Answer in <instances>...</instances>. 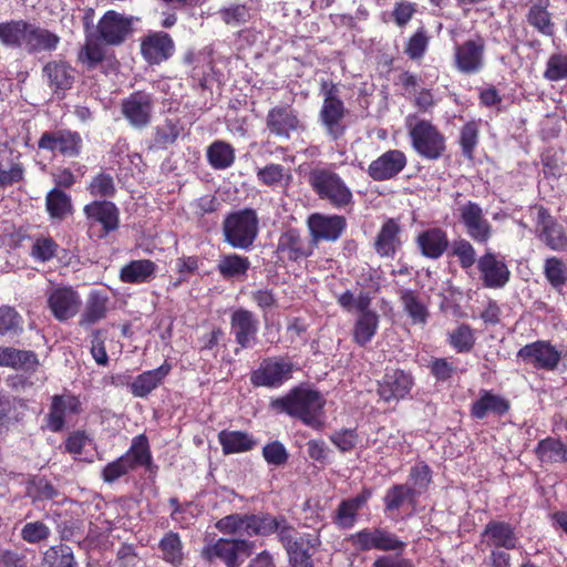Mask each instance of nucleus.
<instances>
[{"instance_id": "f8f14e48", "label": "nucleus", "mask_w": 567, "mask_h": 567, "mask_svg": "<svg viewBox=\"0 0 567 567\" xmlns=\"http://www.w3.org/2000/svg\"><path fill=\"white\" fill-rule=\"evenodd\" d=\"M38 147L49 151L53 155L74 157L80 154L82 138L78 132L70 130L50 131L41 135Z\"/></svg>"}, {"instance_id": "9b49d317", "label": "nucleus", "mask_w": 567, "mask_h": 567, "mask_svg": "<svg viewBox=\"0 0 567 567\" xmlns=\"http://www.w3.org/2000/svg\"><path fill=\"white\" fill-rule=\"evenodd\" d=\"M517 358L536 369L554 371L561 360V351L549 341L538 340L520 348Z\"/></svg>"}, {"instance_id": "3c124183", "label": "nucleus", "mask_w": 567, "mask_h": 567, "mask_svg": "<svg viewBox=\"0 0 567 567\" xmlns=\"http://www.w3.org/2000/svg\"><path fill=\"white\" fill-rule=\"evenodd\" d=\"M47 209L51 217L63 218L71 212V199L64 192L54 188L47 195Z\"/></svg>"}, {"instance_id": "f257e3e1", "label": "nucleus", "mask_w": 567, "mask_h": 567, "mask_svg": "<svg viewBox=\"0 0 567 567\" xmlns=\"http://www.w3.org/2000/svg\"><path fill=\"white\" fill-rule=\"evenodd\" d=\"M324 404L326 399L322 394L308 386L293 388L286 395L270 402L271 409L276 412L299 419L315 430L323 427Z\"/></svg>"}, {"instance_id": "4468645a", "label": "nucleus", "mask_w": 567, "mask_h": 567, "mask_svg": "<svg viewBox=\"0 0 567 567\" xmlns=\"http://www.w3.org/2000/svg\"><path fill=\"white\" fill-rule=\"evenodd\" d=\"M252 543L245 539H224L220 538L216 543L206 546L203 549V556L207 560L215 558L221 559L227 567H238L239 556H249Z\"/></svg>"}, {"instance_id": "6ab92c4d", "label": "nucleus", "mask_w": 567, "mask_h": 567, "mask_svg": "<svg viewBox=\"0 0 567 567\" xmlns=\"http://www.w3.org/2000/svg\"><path fill=\"white\" fill-rule=\"evenodd\" d=\"M414 384L410 373L394 369L386 371L378 384V394L384 402L400 401L406 398Z\"/></svg>"}, {"instance_id": "393cba45", "label": "nucleus", "mask_w": 567, "mask_h": 567, "mask_svg": "<svg viewBox=\"0 0 567 567\" xmlns=\"http://www.w3.org/2000/svg\"><path fill=\"white\" fill-rule=\"evenodd\" d=\"M81 403L78 396L71 393L53 395L50 411L47 416L48 427L52 432H60L64 427L66 416L78 414Z\"/></svg>"}, {"instance_id": "bf43d9fd", "label": "nucleus", "mask_w": 567, "mask_h": 567, "mask_svg": "<svg viewBox=\"0 0 567 567\" xmlns=\"http://www.w3.org/2000/svg\"><path fill=\"white\" fill-rule=\"evenodd\" d=\"M540 239L553 250H564L567 248V236L564 233L563 226L557 223L545 226L540 230Z\"/></svg>"}, {"instance_id": "412c9836", "label": "nucleus", "mask_w": 567, "mask_h": 567, "mask_svg": "<svg viewBox=\"0 0 567 567\" xmlns=\"http://www.w3.org/2000/svg\"><path fill=\"white\" fill-rule=\"evenodd\" d=\"M406 162L402 151L390 150L370 163L368 174L375 182L389 181L404 169Z\"/></svg>"}, {"instance_id": "58836bf2", "label": "nucleus", "mask_w": 567, "mask_h": 567, "mask_svg": "<svg viewBox=\"0 0 567 567\" xmlns=\"http://www.w3.org/2000/svg\"><path fill=\"white\" fill-rule=\"evenodd\" d=\"M400 299L404 311L414 324H425L429 318L427 307L422 297L411 289H402Z\"/></svg>"}, {"instance_id": "a18cd8bd", "label": "nucleus", "mask_w": 567, "mask_h": 567, "mask_svg": "<svg viewBox=\"0 0 567 567\" xmlns=\"http://www.w3.org/2000/svg\"><path fill=\"white\" fill-rule=\"evenodd\" d=\"M23 330V319L19 312L10 306L0 307V334L17 337Z\"/></svg>"}, {"instance_id": "ddd939ff", "label": "nucleus", "mask_w": 567, "mask_h": 567, "mask_svg": "<svg viewBox=\"0 0 567 567\" xmlns=\"http://www.w3.org/2000/svg\"><path fill=\"white\" fill-rule=\"evenodd\" d=\"M259 320L251 311L238 308L230 316V332L237 344L243 349H251L257 344Z\"/></svg>"}, {"instance_id": "473e14b6", "label": "nucleus", "mask_w": 567, "mask_h": 567, "mask_svg": "<svg viewBox=\"0 0 567 567\" xmlns=\"http://www.w3.org/2000/svg\"><path fill=\"white\" fill-rule=\"evenodd\" d=\"M39 365L37 354L30 350L0 347V367L14 370L34 371Z\"/></svg>"}, {"instance_id": "7c9ffc66", "label": "nucleus", "mask_w": 567, "mask_h": 567, "mask_svg": "<svg viewBox=\"0 0 567 567\" xmlns=\"http://www.w3.org/2000/svg\"><path fill=\"white\" fill-rule=\"evenodd\" d=\"M401 227L392 218L385 220L374 240V249L380 257L393 258L401 247Z\"/></svg>"}, {"instance_id": "e433bc0d", "label": "nucleus", "mask_w": 567, "mask_h": 567, "mask_svg": "<svg viewBox=\"0 0 567 567\" xmlns=\"http://www.w3.org/2000/svg\"><path fill=\"white\" fill-rule=\"evenodd\" d=\"M509 410V403L503 396L483 390L481 396L472 404L471 413L482 420L488 414L503 415Z\"/></svg>"}, {"instance_id": "79ce46f5", "label": "nucleus", "mask_w": 567, "mask_h": 567, "mask_svg": "<svg viewBox=\"0 0 567 567\" xmlns=\"http://www.w3.org/2000/svg\"><path fill=\"white\" fill-rule=\"evenodd\" d=\"M250 267L247 257L228 254L220 257L217 265L218 272L226 279L245 277Z\"/></svg>"}, {"instance_id": "c756f323", "label": "nucleus", "mask_w": 567, "mask_h": 567, "mask_svg": "<svg viewBox=\"0 0 567 567\" xmlns=\"http://www.w3.org/2000/svg\"><path fill=\"white\" fill-rule=\"evenodd\" d=\"M158 266L151 259H135L120 270V279L124 284L141 285L151 282L157 274Z\"/></svg>"}, {"instance_id": "5fc2aeb1", "label": "nucleus", "mask_w": 567, "mask_h": 567, "mask_svg": "<svg viewBox=\"0 0 567 567\" xmlns=\"http://www.w3.org/2000/svg\"><path fill=\"white\" fill-rule=\"evenodd\" d=\"M544 78L550 82L567 80V53L558 52L548 58Z\"/></svg>"}, {"instance_id": "aec40b11", "label": "nucleus", "mask_w": 567, "mask_h": 567, "mask_svg": "<svg viewBox=\"0 0 567 567\" xmlns=\"http://www.w3.org/2000/svg\"><path fill=\"white\" fill-rule=\"evenodd\" d=\"M343 102L337 96L336 89L332 86L324 93V100L319 117L326 127L327 134L331 140L336 141L344 133L341 121L344 116Z\"/></svg>"}, {"instance_id": "e2e57ef3", "label": "nucleus", "mask_w": 567, "mask_h": 567, "mask_svg": "<svg viewBox=\"0 0 567 567\" xmlns=\"http://www.w3.org/2000/svg\"><path fill=\"white\" fill-rule=\"evenodd\" d=\"M246 524L248 515L231 514L219 519L215 526L223 534L246 535Z\"/></svg>"}, {"instance_id": "dca6fc26", "label": "nucleus", "mask_w": 567, "mask_h": 567, "mask_svg": "<svg viewBox=\"0 0 567 567\" xmlns=\"http://www.w3.org/2000/svg\"><path fill=\"white\" fill-rule=\"evenodd\" d=\"M307 225L313 246L319 241H336L346 229L347 221L343 216L323 215L315 213L308 217Z\"/></svg>"}, {"instance_id": "13d9d810", "label": "nucleus", "mask_w": 567, "mask_h": 567, "mask_svg": "<svg viewBox=\"0 0 567 567\" xmlns=\"http://www.w3.org/2000/svg\"><path fill=\"white\" fill-rule=\"evenodd\" d=\"M450 343L460 353L471 351L475 343L473 329L467 324H461L450 333Z\"/></svg>"}, {"instance_id": "338daca9", "label": "nucleus", "mask_w": 567, "mask_h": 567, "mask_svg": "<svg viewBox=\"0 0 567 567\" xmlns=\"http://www.w3.org/2000/svg\"><path fill=\"white\" fill-rule=\"evenodd\" d=\"M262 456L269 465L281 466L287 463L289 454L281 442L272 441L264 446Z\"/></svg>"}, {"instance_id": "9d476101", "label": "nucleus", "mask_w": 567, "mask_h": 567, "mask_svg": "<svg viewBox=\"0 0 567 567\" xmlns=\"http://www.w3.org/2000/svg\"><path fill=\"white\" fill-rule=\"evenodd\" d=\"M351 544L359 550L369 551L372 549L382 551L402 550L405 543L400 540L395 534L384 528H363L349 538Z\"/></svg>"}, {"instance_id": "5701e85b", "label": "nucleus", "mask_w": 567, "mask_h": 567, "mask_svg": "<svg viewBox=\"0 0 567 567\" xmlns=\"http://www.w3.org/2000/svg\"><path fill=\"white\" fill-rule=\"evenodd\" d=\"M481 543L487 547L512 550L518 547L519 538L511 524L502 520H491L481 534Z\"/></svg>"}, {"instance_id": "052dcab7", "label": "nucleus", "mask_w": 567, "mask_h": 567, "mask_svg": "<svg viewBox=\"0 0 567 567\" xmlns=\"http://www.w3.org/2000/svg\"><path fill=\"white\" fill-rule=\"evenodd\" d=\"M451 254L457 258L463 269L471 268L477 261L475 249L466 239L454 240L451 245Z\"/></svg>"}, {"instance_id": "c85d7f7f", "label": "nucleus", "mask_w": 567, "mask_h": 567, "mask_svg": "<svg viewBox=\"0 0 567 567\" xmlns=\"http://www.w3.org/2000/svg\"><path fill=\"white\" fill-rule=\"evenodd\" d=\"M43 76L58 96L71 89L74 70L64 61H50L43 66Z\"/></svg>"}, {"instance_id": "8fccbe9b", "label": "nucleus", "mask_w": 567, "mask_h": 567, "mask_svg": "<svg viewBox=\"0 0 567 567\" xmlns=\"http://www.w3.org/2000/svg\"><path fill=\"white\" fill-rule=\"evenodd\" d=\"M278 517L271 515H248V524H246L247 536H268L275 533L278 527Z\"/></svg>"}, {"instance_id": "2eb2a0df", "label": "nucleus", "mask_w": 567, "mask_h": 567, "mask_svg": "<svg viewBox=\"0 0 567 567\" xmlns=\"http://www.w3.org/2000/svg\"><path fill=\"white\" fill-rule=\"evenodd\" d=\"M315 246L311 239L301 235L296 228H289L278 238L276 252L281 260L298 261L313 254Z\"/></svg>"}, {"instance_id": "a19ab883", "label": "nucleus", "mask_w": 567, "mask_h": 567, "mask_svg": "<svg viewBox=\"0 0 567 567\" xmlns=\"http://www.w3.org/2000/svg\"><path fill=\"white\" fill-rule=\"evenodd\" d=\"M234 147L224 141H215L207 148V159L215 169H227L235 162Z\"/></svg>"}, {"instance_id": "a878e982", "label": "nucleus", "mask_w": 567, "mask_h": 567, "mask_svg": "<svg viewBox=\"0 0 567 567\" xmlns=\"http://www.w3.org/2000/svg\"><path fill=\"white\" fill-rule=\"evenodd\" d=\"M99 34L109 44H120L132 30V18L107 11L99 22Z\"/></svg>"}, {"instance_id": "603ef678", "label": "nucleus", "mask_w": 567, "mask_h": 567, "mask_svg": "<svg viewBox=\"0 0 567 567\" xmlns=\"http://www.w3.org/2000/svg\"><path fill=\"white\" fill-rule=\"evenodd\" d=\"M480 122L470 121L463 125L460 133L462 153L466 158L472 159L478 144Z\"/></svg>"}, {"instance_id": "49530a36", "label": "nucleus", "mask_w": 567, "mask_h": 567, "mask_svg": "<svg viewBox=\"0 0 567 567\" xmlns=\"http://www.w3.org/2000/svg\"><path fill=\"white\" fill-rule=\"evenodd\" d=\"M415 491L404 484H398L388 489L384 496V506L389 512L398 511L405 503L415 498Z\"/></svg>"}, {"instance_id": "c03bdc74", "label": "nucleus", "mask_w": 567, "mask_h": 567, "mask_svg": "<svg viewBox=\"0 0 567 567\" xmlns=\"http://www.w3.org/2000/svg\"><path fill=\"white\" fill-rule=\"evenodd\" d=\"M537 456L542 462H567V449L559 440L547 437L536 447Z\"/></svg>"}, {"instance_id": "4c0bfd02", "label": "nucleus", "mask_w": 567, "mask_h": 567, "mask_svg": "<svg viewBox=\"0 0 567 567\" xmlns=\"http://www.w3.org/2000/svg\"><path fill=\"white\" fill-rule=\"evenodd\" d=\"M218 441L225 454L248 452L257 444L252 435L243 431L224 430L219 432Z\"/></svg>"}, {"instance_id": "72a5a7b5", "label": "nucleus", "mask_w": 567, "mask_h": 567, "mask_svg": "<svg viewBox=\"0 0 567 567\" xmlns=\"http://www.w3.org/2000/svg\"><path fill=\"white\" fill-rule=\"evenodd\" d=\"M417 245L423 256L432 259L440 258L449 247L446 233L441 228H430L417 236Z\"/></svg>"}, {"instance_id": "6e6552de", "label": "nucleus", "mask_w": 567, "mask_h": 567, "mask_svg": "<svg viewBox=\"0 0 567 567\" xmlns=\"http://www.w3.org/2000/svg\"><path fill=\"white\" fill-rule=\"evenodd\" d=\"M293 363L284 357H271L264 359L258 368L250 374V382L254 386L277 389L292 378Z\"/></svg>"}, {"instance_id": "ea45409f", "label": "nucleus", "mask_w": 567, "mask_h": 567, "mask_svg": "<svg viewBox=\"0 0 567 567\" xmlns=\"http://www.w3.org/2000/svg\"><path fill=\"white\" fill-rule=\"evenodd\" d=\"M109 298L100 291H92L80 319V326L90 327L104 319L107 312Z\"/></svg>"}, {"instance_id": "0eeeda50", "label": "nucleus", "mask_w": 567, "mask_h": 567, "mask_svg": "<svg viewBox=\"0 0 567 567\" xmlns=\"http://www.w3.org/2000/svg\"><path fill=\"white\" fill-rule=\"evenodd\" d=\"M485 41L481 37L455 43L453 49V68L463 75H475L485 68Z\"/></svg>"}, {"instance_id": "680f3d73", "label": "nucleus", "mask_w": 567, "mask_h": 567, "mask_svg": "<svg viewBox=\"0 0 567 567\" xmlns=\"http://www.w3.org/2000/svg\"><path fill=\"white\" fill-rule=\"evenodd\" d=\"M548 0H545L544 6H533L529 9L528 21L532 25L537 28L542 33L550 35L553 34V23L550 22V16L546 10Z\"/></svg>"}, {"instance_id": "423d86ee", "label": "nucleus", "mask_w": 567, "mask_h": 567, "mask_svg": "<svg viewBox=\"0 0 567 567\" xmlns=\"http://www.w3.org/2000/svg\"><path fill=\"white\" fill-rule=\"evenodd\" d=\"M151 453L147 439L144 435L136 436L128 451L110 462L102 470V478L106 483H114L138 466L150 464Z\"/></svg>"}, {"instance_id": "7ed1b4c3", "label": "nucleus", "mask_w": 567, "mask_h": 567, "mask_svg": "<svg viewBox=\"0 0 567 567\" xmlns=\"http://www.w3.org/2000/svg\"><path fill=\"white\" fill-rule=\"evenodd\" d=\"M308 182L320 199L329 202L334 208L342 209L353 204V194L346 182L329 168H313Z\"/></svg>"}, {"instance_id": "cd10ccee", "label": "nucleus", "mask_w": 567, "mask_h": 567, "mask_svg": "<svg viewBox=\"0 0 567 567\" xmlns=\"http://www.w3.org/2000/svg\"><path fill=\"white\" fill-rule=\"evenodd\" d=\"M371 497V492L368 489H363L360 494L354 497L343 499L334 515L332 516V522L342 529H350L354 526L357 522V516L359 512L367 505L369 498Z\"/></svg>"}, {"instance_id": "864d4df0", "label": "nucleus", "mask_w": 567, "mask_h": 567, "mask_svg": "<svg viewBox=\"0 0 567 567\" xmlns=\"http://www.w3.org/2000/svg\"><path fill=\"white\" fill-rule=\"evenodd\" d=\"M544 274L549 284L557 290H560L567 281V268L557 257L545 260Z\"/></svg>"}, {"instance_id": "774afa93", "label": "nucleus", "mask_w": 567, "mask_h": 567, "mask_svg": "<svg viewBox=\"0 0 567 567\" xmlns=\"http://www.w3.org/2000/svg\"><path fill=\"white\" fill-rule=\"evenodd\" d=\"M89 190L95 197H111L115 194L113 177L105 173L96 175L89 185Z\"/></svg>"}, {"instance_id": "b1692460", "label": "nucleus", "mask_w": 567, "mask_h": 567, "mask_svg": "<svg viewBox=\"0 0 567 567\" xmlns=\"http://www.w3.org/2000/svg\"><path fill=\"white\" fill-rule=\"evenodd\" d=\"M175 51L174 41L165 32L146 35L141 42V53L150 64H159L169 59Z\"/></svg>"}, {"instance_id": "f03ea898", "label": "nucleus", "mask_w": 567, "mask_h": 567, "mask_svg": "<svg viewBox=\"0 0 567 567\" xmlns=\"http://www.w3.org/2000/svg\"><path fill=\"white\" fill-rule=\"evenodd\" d=\"M0 42L6 47L23 49L28 53H39L55 50L60 38L25 20H11L0 23Z\"/></svg>"}, {"instance_id": "f704fd0d", "label": "nucleus", "mask_w": 567, "mask_h": 567, "mask_svg": "<svg viewBox=\"0 0 567 567\" xmlns=\"http://www.w3.org/2000/svg\"><path fill=\"white\" fill-rule=\"evenodd\" d=\"M379 322L380 317L374 310L367 308L360 311L353 326V341L361 347L370 343L377 334Z\"/></svg>"}, {"instance_id": "09e8293b", "label": "nucleus", "mask_w": 567, "mask_h": 567, "mask_svg": "<svg viewBox=\"0 0 567 567\" xmlns=\"http://www.w3.org/2000/svg\"><path fill=\"white\" fill-rule=\"evenodd\" d=\"M44 563L49 567H79L72 549L62 544L52 546L44 553Z\"/></svg>"}, {"instance_id": "1a4fd4ad", "label": "nucleus", "mask_w": 567, "mask_h": 567, "mask_svg": "<svg viewBox=\"0 0 567 567\" xmlns=\"http://www.w3.org/2000/svg\"><path fill=\"white\" fill-rule=\"evenodd\" d=\"M45 296L49 310L60 322L74 318L82 306L80 293L71 286L52 287Z\"/></svg>"}, {"instance_id": "37998d69", "label": "nucleus", "mask_w": 567, "mask_h": 567, "mask_svg": "<svg viewBox=\"0 0 567 567\" xmlns=\"http://www.w3.org/2000/svg\"><path fill=\"white\" fill-rule=\"evenodd\" d=\"M161 558L174 566L183 561V544L177 533L168 532L158 543Z\"/></svg>"}, {"instance_id": "de8ad7c7", "label": "nucleus", "mask_w": 567, "mask_h": 567, "mask_svg": "<svg viewBox=\"0 0 567 567\" xmlns=\"http://www.w3.org/2000/svg\"><path fill=\"white\" fill-rule=\"evenodd\" d=\"M224 23L229 27H240L251 18L250 9L240 3H230L220 8L217 12Z\"/></svg>"}, {"instance_id": "4d7b16f0", "label": "nucleus", "mask_w": 567, "mask_h": 567, "mask_svg": "<svg viewBox=\"0 0 567 567\" xmlns=\"http://www.w3.org/2000/svg\"><path fill=\"white\" fill-rule=\"evenodd\" d=\"M24 167L19 161H0V188H6L21 182Z\"/></svg>"}, {"instance_id": "0e129e2a", "label": "nucleus", "mask_w": 567, "mask_h": 567, "mask_svg": "<svg viewBox=\"0 0 567 567\" xmlns=\"http://www.w3.org/2000/svg\"><path fill=\"white\" fill-rule=\"evenodd\" d=\"M330 441L340 452L346 453L352 451L358 445L360 437L355 430L341 429L330 435Z\"/></svg>"}, {"instance_id": "20e7f679", "label": "nucleus", "mask_w": 567, "mask_h": 567, "mask_svg": "<svg viewBox=\"0 0 567 567\" xmlns=\"http://www.w3.org/2000/svg\"><path fill=\"white\" fill-rule=\"evenodd\" d=\"M406 127L414 151L431 161L439 159L445 152V136L430 121L413 115L406 117Z\"/></svg>"}, {"instance_id": "2f4dec72", "label": "nucleus", "mask_w": 567, "mask_h": 567, "mask_svg": "<svg viewBox=\"0 0 567 567\" xmlns=\"http://www.w3.org/2000/svg\"><path fill=\"white\" fill-rule=\"evenodd\" d=\"M84 213L91 221L101 224L106 234L118 226V210L111 202H93L84 207Z\"/></svg>"}, {"instance_id": "69168bd1", "label": "nucleus", "mask_w": 567, "mask_h": 567, "mask_svg": "<svg viewBox=\"0 0 567 567\" xmlns=\"http://www.w3.org/2000/svg\"><path fill=\"white\" fill-rule=\"evenodd\" d=\"M58 249L56 243L52 238H37L31 248V256L38 261H48L55 256Z\"/></svg>"}, {"instance_id": "39448f33", "label": "nucleus", "mask_w": 567, "mask_h": 567, "mask_svg": "<svg viewBox=\"0 0 567 567\" xmlns=\"http://www.w3.org/2000/svg\"><path fill=\"white\" fill-rule=\"evenodd\" d=\"M259 219L254 209L245 208L229 214L223 223L225 241L233 248L249 249L257 238Z\"/></svg>"}, {"instance_id": "f3484780", "label": "nucleus", "mask_w": 567, "mask_h": 567, "mask_svg": "<svg viewBox=\"0 0 567 567\" xmlns=\"http://www.w3.org/2000/svg\"><path fill=\"white\" fill-rule=\"evenodd\" d=\"M122 114L128 123L142 128L151 122L154 101L150 93L137 91L122 101Z\"/></svg>"}, {"instance_id": "c9c22d12", "label": "nucleus", "mask_w": 567, "mask_h": 567, "mask_svg": "<svg viewBox=\"0 0 567 567\" xmlns=\"http://www.w3.org/2000/svg\"><path fill=\"white\" fill-rule=\"evenodd\" d=\"M169 371L171 367L168 364H162L157 369L141 373L130 384L132 394L136 398H145L162 384Z\"/></svg>"}, {"instance_id": "bb28decb", "label": "nucleus", "mask_w": 567, "mask_h": 567, "mask_svg": "<svg viewBox=\"0 0 567 567\" xmlns=\"http://www.w3.org/2000/svg\"><path fill=\"white\" fill-rule=\"evenodd\" d=\"M267 128L278 137L289 138L300 126V120L290 106H276L269 110L266 118Z\"/></svg>"}, {"instance_id": "a211bd4d", "label": "nucleus", "mask_w": 567, "mask_h": 567, "mask_svg": "<svg viewBox=\"0 0 567 567\" xmlns=\"http://www.w3.org/2000/svg\"><path fill=\"white\" fill-rule=\"evenodd\" d=\"M477 269L486 288L499 289L509 281L511 271L506 262L491 250L477 259Z\"/></svg>"}, {"instance_id": "6e6d98bb", "label": "nucleus", "mask_w": 567, "mask_h": 567, "mask_svg": "<svg viewBox=\"0 0 567 567\" xmlns=\"http://www.w3.org/2000/svg\"><path fill=\"white\" fill-rule=\"evenodd\" d=\"M337 302L338 305L347 310V311H362L367 308H370L372 298L369 292L360 291L357 296L350 291L346 290L344 292L337 296Z\"/></svg>"}, {"instance_id": "4be33fe9", "label": "nucleus", "mask_w": 567, "mask_h": 567, "mask_svg": "<svg viewBox=\"0 0 567 567\" xmlns=\"http://www.w3.org/2000/svg\"><path fill=\"white\" fill-rule=\"evenodd\" d=\"M461 220L464 224L468 236L478 244H486L492 236V227L483 216L482 208L473 203L467 202L460 207Z\"/></svg>"}]
</instances>
